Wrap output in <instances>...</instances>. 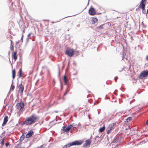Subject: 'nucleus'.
Instances as JSON below:
<instances>
[{
  "mask_svg": "<svg viewBox=\"0 0 148 148\" xmlns=\"http://www.w3.org/2000/svg\"><path fill=\"white\" fill-rule=\"evenodd\" d=\"M146 124L147 125H148V120H147V121H146Z\"/></svg>",
  "mask_w": 148,
  "mask_h": 148,
  "instance_id": "f704fd0d",
  "label": "nucleus"
},
{
  "mask_svg": "<svg viewBox=\"0 0 148 148\" xmlns=\"http://www.w3.org/2000/svg\"><path fill=\"white\" fill-rule=\"evenodd\" d=\"M138 10V9H136V10Z\"/></svg>",
  "mask_w": 148,
  "mask_h": 148,
  "instance_id": "4c0bfd02",
  "label": "nucleus"
},
{
  "mask_svg": "<svg viewBox=\"0 0 148 148\" xmlns=\"http://www.w3.org/2000/svg\"><path fill=\"white\" fill-rule=\"evenodd\" d=\"M132 120V118L131 117H129L127 119L126 121L127 122H130V121H131Z\"/></svg>",
  "mask_w": 148,
  "mask_h": 148,
  "instance_id": "5701e85b",
  "label": "nucleus"
},
{
  "mask_svg": "<svg viewBox=\"0 0 148 148\" xmlns=\"http://www.w3.org/2000/svg\"><path fill=\"white\" fill-rule=\"evenodd\" d=\"M71 125V127L70 129V130L71 131L72 130H75L76 128L75 127H73L72 125Z\"/></svg>",
  "mask_w": 148,
  "mask_h": 148,
  "instance_id": "b1692460",
  "label": "nucleus"
},
{
  "mask_svg": "<svg viewBox=\"0 0 148 148\" xmlns=\"http://www.w3.org/2000/svg\"><path fill=\"white\" fill-rule=\"evenodd\" d=\"M14 89V86L13 85H12L11 86V90L12 91H13Z\"/></svg>",
  "mask_w": 148,
  "mask_h": 148,
  "instance_id": "a878e982",
  "label": "nucleus"
},
{
  "mask_svg": "<svg viewBox=\"0 0 148 148\" xmlns=\"http://www.w3.org/2000/svg\"><path fill=\"white\" fill-rule=\"evenodd\" d=\"M17 51H16L13 52L12 54V57L15 60H16L17 58Z\"/></svg>",
  "mask_w": 148,
  "mask_h": 148,
  "instance_id": "ddd939ff",
  "label": "nucleus"
},
{
  "mask_svg": "<svg viewBox=\"0 0 148 148\" xmlns=\"http://www.w3.org/2000/svg\"><path fill=\"white\" fill-rule=\"evenodd\" d=\"M9 144V143H5V146L6 147H7Z\"/></svg>",
  "mask_w": 148,
  "mask_h": 148,
  "instance_id": "2f4dec72",
  "label": "nucleus"
},
{
  "mask_svg": "<svg viewBox=\"0 0 148 148\" xmlns=\"http://www.w3.org/2000/svg\"><path fill=\"white\" fill-rule=\"evenodd\" d=\"M31 33H29V34H28V37H29L31 36Z\"/></svg>",
  "mask_w": 148,
  "mask_h": 148,
  "instance_id": "72a5a7b5",
  "label": "nucleus"
},
{
  "mask_svg": "<svg viewBox=\"0 0 148 148\" xmlns=\"http://www.w3.org/2000/svg\"><path fill=\"white\" fill-rule=\"evenodd\" d=\"M5 140V138H4L1 140L0 144L2 146L4 145Z\"/></svg>",
  "mask_w": 148,
  "mask_h": 148,
  "instance_id": "412c9836",
  "label": "nucleus"
},
{
  "mask_svg": "<svg viewBox=\"0 0 148 148\" xmlns=\"http://www.w3.org/2000/svg\"><path fill=\"white\" fill-rule=\"evenodd\" d=\"M68 79L67 77L66 76V75H64V77L63 78V80L64 82V83L65 85H66L67 84V81Z\"/></svg>",
  "mask_w": 148,
  "mask_h": 148,
  "instance_id": "a211bd4d",
  "label": "nucleus"
},
{
  "mask_svg": "<svg viewBox=\"0 0 148 148\" xmlns=\"http://www.w3.org/2000/svg\"><path fill=\"white\" fill-rule=\"evenodd\" d=\"M25 137V135H24V134H23L20 138V141L21 142H22L24 140Z\"/></svg>",
  "mask_w": 148,
  "mask_h": 148,
  "instance_id": "aec40b11",
  "label": "nucleus"
},
{
  "mask_svg": "<svg viewBox=\"0 0 148 148\" xmlns=\"http://www.w3.org/2000/svg\"><path fill=\"white\" fill-rule=\"evenodd\" d=\"M39 119L38 116L33 114L27 118L23 123L27 125H30L37 122Z\"/></svg>",
  "mask_w": 148,
  "mask_h": 148,
  "instance_id": "f257e3e1",
  "label": "nucleus"
},
{
  "mask_svg": "<svg viewBox=\"0 0 148 148\" xmlns=\"http://www.w3.org/2000/svg\"><path fill=\"white\" fill-rule=\"evenodd\" d=\"M23 36H22V37H21V40H22L23 39Z\"/></svg>",
  "mask_w": 148,
  "mask_h": 148,
  "instance_id": "c9c22d12",
  "label": "nucleus"
},
{
  "mask_svg": "<svg viewBox=\"0 0 148 148\" xmlns=\"http://www.w3.org/2000/svg\"><path fill=\"white\" fill-rule=\"evenodd\" d=\"M141 79H145L148 78V71H142L138 77Z\"/></svg>",
  "mask_w": 148,
  "mask_h": 148,
  "instance_id": "7ed1b4c3",
  "label": "nucleus"
},
{
  "mask_svg": "<svg viewBox=\"0 0 148 148\" xmlns=\"http://www.w3.org/2000/svg\"><path fill=\"white\" fill-rule=\"evenodd\" d=\"M83 143V142L82 140H78V141H74L71 143H69L68 145H65L63 147V148L66 147L67 148L68 147H69L73 145H80L82 144Z\"/></svg>",
  "mask_w": 148,
  "mask_h": 148,
  "instance_id": "39448f33",
  "label": "nucleus"
},
{
  "mask_svg": "<svg viewBox=\"0 0 148 148\" xmlns=\"http://www.w3.org/2000/svg\"><path fill=\"white\" fill-rule=\"evenodd\" d=\"M103 28L102 27L100 26H99L98 27H97V28L99 29H102Z\"/></svg>",
  "mask_w": 148,
  "mask_h": 148,
  "instance_id": "7c9ffc66",
  "label": "nucleus"
},
{
  "mask_svg": "<svg viewBox=\"0 0 148 148\" xmlns=\"http://www.w3.org/2000/svg\"><path fill=\"white\" fill-rule=\"evenodd\" d=\"M18 74L19 75V77H22L23 73L21 69H20L18 72Z\"/></svg>",
  "mask_w": 148,
  "mask_h": 148,
  "instance_id": "2eb2a0df",
  "label": "nucleus"
},
{
  "mask_svg": "<svg viewBox=\"0 0 148 148\" xmlns=\"http://www.w3.org/2000/svg\"><path fill=\"white\" fill-rule=\"evenodd\" d=\"M69 89L68 88H67L65 92H64V96H65L68 93V92H69Z\"/></svg>",
  "mask_w": 148,
  "mask_h": 148,
  "instance_id": "4be33fe9",
  "label": "nucleus"
},
{
  "mask_svg": "<svg viewBox=\"0 0 148 148\" xmlns=\"http://www.w3.org/2000/svg\"><path fill=\"white\" fill-rule=\"evenodd\" d=\"M105 127L103 126V127H101L99 130V132H103L105 130Z\"/></svg>",
  "mask_w": 148,
  "mask_h": 148,
  "instance_id": "6ab92c4d",
  "label": "nucleus"
},
{
  "mask_svg": "<svg viewBox=\"0 0 148 148\" xmlns=\"http://www.w3.org/2000/svg\"><path fill=\"white\" fill-rule=\"evenodd\" d=\"M145 60L147 61H148V55H147L146 57H145Z\"/></svg>",
  "mask_w": 148,
  "mask_h": 148,
  "instance_id": "c85d7f7f",
  "label": "nucleus"
},
{
  "mask_svg": "<svg viewBox=\"0 0 148 148\" xmlns=\"http://www.w3.org/2000/svg\"><path fill=\"white\" fill-rule=\"evenodd\" d=\"M18 88H19V92H20L21 94H22L23 93L24 90V87L22 83H21L19 85Z\"/></svg>",
  "mask_w": 148,
  "mask_h": 148,
  "instance_id": "9b49d317",
  "label": "nucleus"
},
{
  "mask_svg": "<svg viewBox=\"0 0 148 148\" xmlns=\"http://www.w3.org/2000/svg\"><path fill=\"white\" fill-rule=\"evenodd\" d=\"M11 42V44H10V46H14V45L13 43V41L12 40H10Z\"/></svg>",
  "mask_w": 148,
  "mask_h": 148,
  "instance_id": "cd10ccee",
  "label": "nucleus"
},
{
  "mask_svg": "<svg viewBox=\"0 0 148 148\" xmlns=\"http://www.w3.org/2000/svg\"><path fill=\"white\" fill-rule=\"evenodd\" d=\"M116 125V123H114L110 124L109 125V127L107 129V134H109L111 132L112 130L115 128Z\"/></svg>",
  "mask_w": 148,
  "mask_h": 148,
  "instance_id": "423d86ee",
  "label": "nucleus"
},
{
  "mask_svg": "<svg viewBox=\"0 0 148 148\" xmlns=\"http://www.w3.org/2000/svg\"><path fill=\"white\" fill-rule=\"evenodd\" d=\"M8 117L7 116H6L5 117L4 120L2 124V126H3L5 125L6 124L7 122L8 121Z\"/></svg>",
  "mask_w": 148,
  "mask_h": 148,
  "instance_id": "4468645a",
  "label": "nucleus"
},
{
  "mask_svg": "<svg viewBox=\"0 0 148 148\" xmlns=\"http://www.w3.org/2000/svg\"><path fill=\"white\" fill-rule=\"evenodd\" d=\"M118 77H115V78H114V79L115 80V82H116V80H117V79H118Z\"/></svg>",
  "mask_w": 148,
  "mask_h": 148,
  "instance_id": "473e14b6",
  "label": "nucleus"
},
{
  "mask_svg": "<svg viewBox=\"0 0 148 148\" xmlns=\"http://www.w3.org/2000/svg\"><path fill=\"white\" fill-rule=\"evenodd\" d=\"M116 138H114L112 142L114 143H115L116 142Z\"/></svg>",
  "mask_w": 148,
  "mask_h": 148,
  "instance_id": "c756f323",
  "label": "nucleus"
},
{
  "mask_svg": "<svg viewBox=\"0 0 148 148\" xmlns=\"http://www.w3.org/2000/svg\"><path fill=\"white\" fill-rule=\"evenodd\" d=\"M65 53L69 57H72L74 55L75 51L73 49L68 48L66 49Z\"/></svg>",
  "mask_w": 148,
  "mask_h": 148,
  "instance_id": "20e7f679",
  "label": "nucleus"
},
{
  "mask_svg": "<svg viewBox=\"0 0 148 148\" xmlns=\"http://www.w3.org/2000/svg\"><path fill=\"white\" fill-rule=\"evenodd\" d=\"M146 2V0H141L140 4L138 6V9H141L142 10V12L144 14L146 13L145 7Z\"/></svg>",
  "mask_w": 148,
  "mask_h": 148,
  "instance_id": "f03ea898",
  "label": "nucleus"
},
{
  "mask_svg": "<svg viewBox=\"0 0 148 148\" xmlns=\"http://www.w3.org/2000/svg\"><path fill=\"white\" fill-rule=\"evenodd\" d=\"M71 127V125H70L67 127L66 125L62 127L61 129L62 133H64L65 132L68 133L70 130V129Z\"/></svg>",
  "mask_w": 148,
  "mask_h": 148,
  "instance_id": "0eeeda50",
  "label": "nucleus"
},
{
  "mask_svg": "<svg viewBox=\"0 0 148 148\" xmlns=\"http://www.w3.org/2000/svg\"><path fill=\"white\" fill-rule=\"evenodd\" d=\"M16 76V71L15 69L12 71V77L13 79H14Z\"/></svg>",
  "mask_w": 148,
  "mask_h": 148,
  "instance_id": "f3484780",
  "label": "nucleus"
},
{
  "mask_svg": "<svg viewBox=\"0 0 148 148\" xmlns=\"http://www.w3.org/2000/svg\"><path fill=\"white\" fill-rule=\"evenodd\" d=\"M24 106V103L23 102L17 103L16 106V107L19 110H21Z\"/></svg>",
  "mask_w": 148,
  "mask_h": 148,
  "instance_id": "6e6552de",
  "label": "nucleus"
},
{
  "mask_svg": "<svg viewBox=\"0 0 148 148\" xmlns=\"http://www.w3.org/2000/svg\"><path fill=\"white\" fill-rule=\"evenodd\" d=\"M91 143V140L89 139H88L86 141L84 145V146L85 147L88 146L89 147Z\"/></svg>",
  "mask_w": 148,
  "mask_h": 148,
  "instance_id": "f8f14e48",
  "label": "nucleus"
},
{
  "mask_svg": "<svg viewBox=\"0 0 148 148\" xmlns=\"http://www.w3.org/2000/svg\"><path fill=\"white\" fill-rule=\"evenodd\" d=\"M98 21L97 19L96 18H92L91 21L92 22V24H94L96 22H97Z\"/></svg>",
  "mask_w": 148,
  "mask_h": 148,
  "instance_id": "dca6fc26",
  "label": "nucleus"
},
{
  "mask_svg": "<svg viewBox=\"0 0 148 148\" xmlns=\"http://www.w3.org/2000/svg\"><path fill=\"white\" fill-rule=\"evenodd\" d=\"M34 132L32 130H29L26 134L25 136V137L26 138H29L31 137L34 134Z\"/></svg>",
  "mask_w": 148,
  "mask_h": 148,
  "instance_id": "9d476101",
  "label": "nucleus"
},
{
  "mask_svg": "<svg viewBox=\"0 0 148 148\" xmlns=\"http://www.w3.org/2000/svg\"><path fill=\"white\" fill-rule=\"evenodd\" d=\"M10 49L11 51H13L14 50V46H10Z\"/></svg>",
  "mask_w": 148,
  "mask_h": 148,
  "instance_id": "bb28decb",
  "label": "nucleus"
},
{
  "mask_svg": "<svg viewBox=\"0 0 148 148\" xmlns=\"http://www.w3.org/2000/svg\"><path fill=\"white\" fill-rule=\"evenodd\" d=\"M46 146V145L45 144H43L42 145H41L40 147H38V148H44Z\"/></svg>",
  "mask_w": 148,
  "mask_h": 148,
  "instance_id": "393cba45",
  "label": "nucleus"
},
{
  "mask_svg": "<svg viewBox=\"0 0 148 148\" xmlns=\"http://www.w3.org/2000/svg\"><path fill=\"white\" fill-rule=\"evenodd\" d=\"M147 14H148V9L147 10Z\"/></svg>",
  "mask_w": 148,
  "mask_h": 148,
  "instance_id": "e433bc0d",
  "label": "nucleus"
},
{
  "mask_svg": "<svg viewBox=\"0 0 148 148\" xmlns=\"http://www.w3.org/2000/svg\"><path fill=\"white\" fill-rule=\"evenodd\" d=\"M89 14L91 15H94L96 14V12L95 9L92 7H91L89 10Z\"/></svg>",
  "mask_w": 148,
  "mask_h": 148,
  "instance_id": "1a4fd4ad",
  "label": "nucleus"
}]
</instances>
